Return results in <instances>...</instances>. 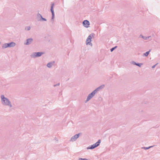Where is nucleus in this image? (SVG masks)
Returning a JSON list of instances; mask_svg holds the SVG:
<instances>
[{"instance_id": "1", "label": "nucleus", "mask_w": 160, "mask_h": 160, "mask_svg": "<svg viewBox=\"0 0 160 160\" xmlns=\"http://www.w3.org/2000/svg\"><path fill=\"white\" fill-rule=\"evenodd\" d=\"M1 98L2 105L4 106H8L10 108L12 107V105L10 101L8 98L5 97L4 95H1Z\"/></svg>"}, {"instance_id": "2", "label": "nucleus", "mask_w": 160, "mask_h": 160, "mask_svg": "<svg viewBox=\"0 0 160 160\" xmlns=\"http://www.w3.org/2000/svg\"><path fill=\"white\" fill-rule=\"evenodd\" d=\"M16 45V43L13 42H11L8 43H5L3 44L2 48H7L14 47Z\"/></svg>"}, {"instance_id": "3", "label": "nucleus", "mask_w": 160, "mask_h": 160, "mask_svg": "<svg viewBox=\"0 0 160 160\" xmlns=\"http://www.w3.org/2000/svg\"><path fill=\"white\" fill-rule=\"evenodd\" d=\"M95 36V34L93 33H92L90 34L88 37L87 40H86V44L92 46V44L91 42V39L92 38V37H93Z\"/></svg>"}, {"instance_id": "4", "label": "nucleus", "mask_w": 160, "mask_h": 160, "mask_svg": "<svg viewBox=\"0 0 160 160\" xmlns=\"http://www.w3.org/2000/svg\"><path fill=\"white\" fill-rule=\"evenodd\" d=\"M81 134V133H79L78 134H76L72 136L70 140V142H73L75 141L77 139L79 138V136Z\"/></svg>"}, {"instance_id": "5", "label": "nucleus", "mask_w": 160, "mask_h": 160, "mask_svg": "<svg viewBox=\"0 0 160 160\" xmlns=\"http://www.w3.org/2000/svg\"><path fill=\"white\" fill-rule=\"evenodd\" d=\"M95 94L96 93L94 91H92L91 93L89 94L88 95L87 98L86 100L85 101V102H87L89 100H90L94 96Z\"/></svg>"}, {"instance_id": "6", "label": "nucleus", "mask_w": 160, "mask_h": 160, "mask_svg": "<svg viewBox=\"0 0 160 160\" xmlns=\"http://www.w3.org/2000/svg\"><path fill=\"white\" fill-rule=\"evenodd\" d=\"M54 6V2L52 3L51 4V7L50 10L52 13V19L53 20L54 18V12L53 9V7Z\"/></svg>"}, {"instance_id": "7", "label": "nucleus", "mask_w": 160, "mask_h": 160, "mask_svg": "<svg viewBox=\"0 0 160 160\" xmlns=\"http://www.w3.org/2000/svg\"><path fill=\"white\" fill-rule=\"evenodd\" d=\"M82 24L83 25L85 28H88L90 27V23L88 20H84L82 22Z\"/></svg>"}, {"instance_id": "8", "label": "nucleus", "mask_w": 160, "mask_h": 160, "mask_svg": "<svg viewBox=\"0 0 160 160\" xmlns=\"http://www.w3.org/2000/svg\"><path fill=\"white\" fill-rule=\"evenodd\" d=\"M37 18H40L39 19V20L40 21H47V19L45 18H43L42 16L41 15V14L39 13H38L37 14Z\"/></svg>"}, {"instance_id": "9", "label": "nucleus", "mask_w": 160, "mask_h": 160, "mask_svg": "<svg viewBox=\"0 0 160 160\" xmlns=\"http://www.w3.org/2000/svg\"><path fill=\"white\" fill-rule=\"evenodd\" d=\"M105 85L104 84H102L98 88H96L95 90H94L93 91L95 92L96 93L98 91H99L100 90L102 89L104 87Z\"/></svg>"}, {"instance_id": "10", "label": "nucleus", "mask_w": 160, "mask_h": 160, "mask_svg": "<svg viewBox=\"0 0 160 160\" xmlns=\"http://www.w3.org/2000/svg\"><path fill=\"white\" fill-rule=\"evenodd\" d=\"M33 41V39L29 38L27 39L26 40V42L24 43V44L26 45H29Z\"/></svg>"}, {"instance_id": "11", "label": "nucleus", "mask_w": 160, "mask_h": 160, "mask_svg": "<svg viewBox=\"0 0 160 160\" xmlns=\"http://www.w3.org/2000/svg\"><path fill=\"white\" fill-rule=\"evenodd\" d=\"M54 61L49 62L47 64V66L49 68H51L52 67V66L54 64Z\"/></svg>"}, {"instance_id": "12", "label": "nucleus", "mask_w": 160, "mask_h": 160, "mask_svg": "<svg viewBox=\"0 0 160 160\" xmlns=\"http://www.w3.org/2000/svg\"><path fill=\"white\" fill-rule=\"evenodd\" d=\"M131 64L136 65V66H138L139 67H141V65L143 64L142 63H136L135 62L133 61H132L131 62Z\"/></svg>"}, {"instance_id": "13", "label": "nucleus", "mask_w": 160, "mask_h": 160, "mask_svg": "<svg viewBox=\"0 0 160 160\" xmlns=\"http://www.w3.org/2000/svg\"><path fill=\"white\" fill-rule=\"evenodd\" d=\"M37 56L38 57L41 56L42 55L45 54V52H36Z\"/></svg>"}, {"instance_id": "14", "label": "nucleus", "mask_w": 160, "mask_h": 160, "mask_svg": "<svg viewBox=\"0 0 160 160\" xmlns=\"http://www.w3.org/2000/svg\"><path fill=\"white\" fill-rule=\"evenodd\" d=\"M36 52H33L31 55L30 57L32 58H35L38 57Z\"/></svg>"}, {"instance_id": "15", "label": "nucleus", "mask_w": 160, "mask_h": 160, "mask_svg": "<svg viewBox=\"0 0 160 160\" xmlns=\"http://www.w3.org/2000/svg\"><path fill=\"white\" fill-rule=\"evenodd\" d=\"M101 140H98L97 142H96V143L94 144V145L96 147H98V146H99L101 142Z\"/></svg>"}, {"instance_id": "16", "label": "nucleus", "mask_w": 160, "mask_h": 160, "mask_svg": "<svg viewBox=\"0 0 160 160\" xmlns=\"http://www.w3.org/2000/svg\"><path fill=\"white\" fill-rule=\"evenodd\" d=\"M96 147L93 144L92 145H91V146L89 147H88L87 148V149H92L94 148H96Z\"/></svg>"}, {"instance_id": "17", "label": "nucleus", "mask_w": 160, "mask_h": 160, "mask_svg": "<svg viewBox=\"0 0 160 160\" xmlns=\"http://www.w3.org/2000/svg\"><path fill=\"white\" fill-rule=\"evenodd\" d=\"M140 36H142V38L144 39V40H148V39H149L150 38H151V36H148V37H145V36H143L142 35H140Z\"/></svg>"}, {"instance_id": "18", "label": "nucleus", "mask_w": 160, "mask_h": 160, "mask_svg": "<svg viewBox=\"0 0 160 160\" xmlns=\"http://www.w3.org/2000/svg\"><path fill=\"white\" fill-rule=\"evenodd\" d=\"M151 51V50H150L146 52L145 53H143V56H147L149 55L150 52Z\"/></svg>"}, {"instance_id": "19", "label": "nucleus", "mask_w": 160, "mask_h": 160, "mask_svg": "<svg viewBox=\"0 0 160 160\" xmlns=\"http://www.w3.org/2000/svg\"><path fill=\"white\" fill-rule=\"evenodd\" d=\"M154 146H149L148 147H142V148L144 149L145 150H147L149 148H151L152 147Z\"/></svg>"}, {"instance_id": "20", "label": "nucleus", "mask_w": 160, "mask_h": 160, "mask_svg": "<svg viewBox=\"0 0 160 160\" xmlns=\"http://www.w3.org/2000/svg\"><path fill=\"white\" fill-rule=\"evenodd\" d=\"M31 28L30 26L26 27L25 28V29L26 30L29 31L30 29Z\"/></svg>"}, {"instance_id": "21", "label": "nucleus", "mask_w": 160, "mask_h": 160, "mask_svg": "<svg viewBox=\"0 0 160 160\" xmlns=\"http://www.w3.org/2000/svg\"><path fill=\"white\" fill-rule=\"evenodd\" d=\"M117 46H116L114 47H113L111 49H110V51L111 52H112L114 50L117 48Z\"/></svg>"}, {"instance_id": "22", "label": "nucleus", "mask_w": 160, "mask_h": 160, "mask_svg": "<svg viewBox=\"0 0 160 160\" xmlns=\"http://www.w3.org/2000/svg\"><path fill=\"white\" fill-rule=\"evenodd\" d=\"M78 160H88L86 158H79Z\"/></svg>"}, {"instance_id": "23", "label": "nucleus", "mask_w": 160, "mask_h": 160, "mask_svg": "<svg viewBox=\"0 0 160 160\" xmlns=\"http://www.w3.org/2000/svg\"><path fill=\"white\" fill-rule=\"evenodd\" d=\"M60 85V83H58V84H55L54 85V87H56V86H59Z\"/></svg>"}, {"instance_id": "24", "label": "nucleus", "mask_w": 160, "mask_h": 160, "mask_svg": "<svg viewBox=\"0 0 160 160\" xmlns=\"http://www.w3.org/2000/svg\"><path fill=\"white\" fill-rule=\"evenodd\" d=\"M158 64V63H157L156 64H155V65H153V66H152V68H155V66Z\"/></svg>"}, {"instance_id": "25", "label": "nucleus", "mask_w": 160, "mask_h": 160, "mask_svg": "<svg viewBox=\"0 0 160 160\" xmlns=\"http://www.w3.org/2000/svg\"><path fill=\"white\" fill-rule=\"evenodd\" d=\"M140 36V37H142V36Z\"/></svg>"}]
</instances>
